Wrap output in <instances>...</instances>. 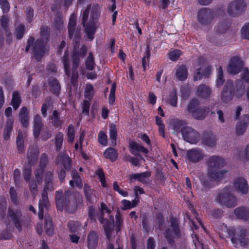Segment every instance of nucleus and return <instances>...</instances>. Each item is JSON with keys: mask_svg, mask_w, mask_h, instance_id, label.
Instances as JSON below:
<instances>
[{"mask_svg": "<svg viewBox=\"0 0 249 249\" xmlns=\"http://www.w3.org/2000/svg\"><path fill=\"white\" fill-rule=\"evenodd\" d=\"M84 195L89 204H93L97 202L95 191L92 190L91 187L87 184L84 185Z\"/></svg>", "mask_w": 249, "mask_h": 249, "instance_id": "aec40b11", "label": "nucleus"}, {"mask_svg": "<svg viewBox=\"0 0 249 249\" xmlns=\"http://www.w3.org/2000/svg\"><path fill=\"white\" fill-rule=\"evenodd\" d=\"M63 141V135L61 132H58L55 136V144L56 150L59 151L62 146V142Z\"/></svg>", "mask_w": 249, "mask_h": 249, "instance_id": "a18cd8bd", "label": "nucleus"}, {"mask_svg": "<svg viewBox=\"0 0 249 249\" xmlns=\"http://www.w3.org/2000/svg\"><path fill=\"white\" fill-rule=\"evenodd\" d=\"M76 24V17L74 15H72L69 19L68 29L69 38L71 39L74 37L73 41V51L72 55V71H76L80 60L78 48L80 44L81 33L80 29L75 28Z\"/></svg>", "mask_w": 249, "mask_h": 249, "instance_id": "7ed1b4c3", "label": "nucleus"}, {"mask_svg": "<svg viewBox=\"0 0 249 249\" xmlns=\"http://www.w3.org/2000/svg\"><path fill=\"white\" fill-rule=\"evenodd\" d=\"M55 203L57 209L60 211L64 209L70 213H74L82 204V198L80 194L77 192L70 190L56 192Z\"/></svg>", "mask_w": 249, "mask_h": 249, "instance_id": "f257e3e1", "label": "nucleus"}, {"mask_svg": "<svg viewBox=\"0 0 249 249\" xmlns=\"http://www.w3.org/2000/svg\"><path fill=\"white\" fill-rule=\"evenodd\" d=\"M25 31V28L24 25L21 24L18 26L16 30V37L18 39H20L23 37Z\"/></svg>", "mask_w": 249, "mask_h": 249, "instance_id": "5fc2aeb1", "label": "nucleus"}, {"mask_svg": "<svg viewBox=\"0 0 249 249\" xmlns=\"http://www.w3.org/2000/svg\"><path fill=\"white\" fill-rule=\"evenodd\" d=\"M52 134L49 129H43L41 133V138L43 141H47L51 138Z\"/></svg>", "mask_w": 249, "mask_h": 249, "instance_id": "e2e57ef3", "label": "nucleus"}, {"mask_svg": "<svg viewBox=\"0 0 249 249\" xmlns=\"http://www.w3.org/2000/svg\"><path fill=\"white\" fill-rule=\"evenodd\" d=\"M201 141L203 144L208 147H213L216 144V137L211 131L204 132L202 135Z\"/></svg>", "mask_w": 249, "mask_h": 249, "instance_id": "f3484780", "label": "nucleus"}, {"mask_svg": "<svg viewBox=\"0 0 249 249\" xmlns=\"http://www.w3.org/2000/svg\"><path fill=\"white\" fill-rule=\"evenodd\" d=\"M32 165H28L25 167L23 171V175L24 179L26 181H29L30 177L32 175Z\"/></svg>", "mask_w": 249, "mask_h": 249, "instance_id": "8fccbe9b", "label": "nucleus"}, {"mask_svg": "<svg viewBox=\"0 0 249 249\" xmlns=\"http://www.w3.org/2000/svg\"><path fill=\"white\" fill-rule=\"evenodd\" d=\"M14 119L9 118L6 122V124L3 130V138L5 140H8L10 138V134L13 129Z\"/></svg>", "mask_w": 249, "mask_h": 249, "instance_id": "7c9ffc66", "label": "nucleus"}, {"mask_svg": "<svg viewBox=\"0 0 249 249\" xmlns=\"http://www.w3.org/2000/svg\"><path fill=\"white\" fill-rule=\"evenodd\" d=\"M28 182L31 193L34 196H36L37 192V186L36 184V182H37V181L36 180H32L31 181L29 180Z\"/></svg>", "mask_w": 249, "mask_h": 249, "instance_id": "13d9d810", "label": "nucleus"}, {"mask_svg": "<svg viewBox=\"0 0 249 249\" xmlns=\"http://www.w3.org/2000/svg\"><path fill=\"white\" fill-rule=\"evenodd\" d=\"M228 234L233 246L236 248L244 247L248 244L249 239L246 237L247 231L244 228L230 229L228 230Z\"/></svg>", "mask_w": 249, "mask_h": 249, "instance_id": "423d86ee", "label": "nucleus"}, {"mask_svg": "<svg viewBox=\"0 0 249 249\" xmlns=\"http://www.w3.org/2000/svg\"><path fill=\"white\" fill-rule=\"evenodd\" d=\"M151 176V173L149 171L144 172L142 173H137L132 174L129 176L130 179L131 181L132 179H137L142 183H146V179Z\"/></svg>", "mask_w": 249, "mask_h": 249, "instance_id": "c85d7f7f", "label": "nucleus"}, {"mask_svg": "<svg viewBox=\"0 0 249 249\" xmlns=\"http://www.w3.org/2000/svg\"><path fill=\"white\" fill-rule=\"evenodd\" d=\"M216 203L227 208H233L237 204L236 197L232 193L231 188L226 186L219 191L214 198Z\"/></svg>", "mask_w": 249, "mask_h": 249, "instance_id": "39448f33", "label": "nucleus"}, {"mask_svg": "<svg viewBox=\"0 0 249 249\" xmlns=\"http://www.w3.org/2000/svg\"><path fill=\"white\" fill-rule=\"evenodd\" d=\"M245 92V87L243 81L238 79L233 82L231 80H228L221 91V100L227 103L232 100L234 96L237 98L241 97Z\"/></svg>", "mask_w": 249, "mask_h": 249, "instance_id": "20e7f679", "label": "nucleus"}, {"mask_svg": "<svg viewBox=\"0 0 249 249\" xmlns=\"http://www.w3.org/2000/svg\"><path fill=\"white\" fill-rule=\"evenodd\" d=\"M45 45L44 41L42 39H37L32 47L33 54L35 58L40 61L45 53Z\"/></svg>", "mask_w": 249, "mask_h": 249, "instance_id": "f8f14e48", "label": "nucleus"}, {"mask_svg": "<svg viewBox=\"0 0 249 249\" xmlns=\"http://www.w3.org/2000/svg\"><path fill=\"white\" fill-rule=\"evenodd\" d=\"M207 164L208 170H211L220 169L225 165L226 163L222 158L217 156H213L208 159Z\"/></svg>", "mask_w": 249, "mask_h": 249, "instance_id": "ddd939ff", "label": "nucleus"}, {"mask_svg": "<svg viewBox=\"0 0 249 249\" xmlns=\"http://www.w3.org/2000/svg\"><path fill=\"white\" fill-rule=\"evenodd\" d=\"M241 33L243 38L249 39V23H246L243 26Z\"/></svg>", "mask_w": 249, "mask_h": 249, "instance_id": "bf43d9fd", "label": "nucleus"}, {"mask_svg": "<svg viewBox=\"0 0 249 249\" xmlns=\"http://www.w3.org/2000/svg\"><path fill=\"white\" fill-rule=\"evenodd\" d=\"M67 135L69 141L72 142L74 138V129L73 125L70 124L68 128Z\"/></svg>", "mask_w": 249, "mask_h": 249, "instance_id": "680f3d73", "label": "nucleus"}, {"mask_svg": "<svg viewBox=\"0 0 249 249\" xmlns=\"http://www.w3.org/2000/svg\"><path fill=\"white\" fill-rule=\"evenodd\" d=\"M247 6L244 0H233L229 3L227 12L231 17H238L244 14Z\"/></svg>", "mask_w": 249, "mask_h": 249, "instance_id": "0eeeda50", "label": "nucleus"}, {"mask_svg": "<svg viewBox=\"0 0 249 249\" xmlns=\"http://www.w3.org/2000/svg\"><path fill=\"white\" fill-rule=\"evenodd\" d=\"M42 124L40 116L37 114L34 118V135L36 138L38 137Z\"/></svg>", "mask_w": 249, "mask_h": 249, "instance_id": "c756f323", "label": "nucleus"}, {"mask_svg": "<svg viewBox=\"0 0 249 249\" xmlns=\"http://www.w3.org/2000/svg\"><path fill=\"white\" fill-rule=\"evenodd\" d=\"M8 216L10 217L11 221L13 223L15 227L20 231L22 229V214L20 211L18 210L14 211L10 208L8 212Z\"/></svg>", "mask_w": 249, "mask_h": 249, "instance_id": "dca6fc26", "label": "nucleus"}, {"mask_svg": "<svg viewBox=\"0 0 249 249\" xmlns=\"http://www.w3.org/2000/svg\"><path fill=\"white\" fill-rule=\"evenodd\" d=\"M53 26L56 30H60L63 28V21L62 17L58 14L55 15L54 18Z\"/></svg>", "mask_w": 249, "mask_h": 249, "instance_id": "c03bdc74", "label": "nucleus"}, {"mask_svg": "<svg viewBox=\"0 0 249 249\" xmlns=\"http://www.w3.org/2000/svg\"><path fill=\"white\" fill-rule=\"evenodd\" d=\"M164 236L167 239L169 245L172 246L174 245L175 242L171 234V231L169 229H167L165 230V232H164Z\"/></svg>", "mask_w": 249, "mask_h": 249, "instance_id": "6e6d98bb", "label": "nucleus"}, {"mask_svg": "<svg viewBox=\"0 0 249 249\" xmlns=\"http://www.w3.org/2000/svg\"><path fill=\"white\" fill-rule=\"evenodd\" d=\"M204 157L203 151L198 148H194L188 150L186 152V158L189 161L193 163H197L201 160Z\"/></svg>", "mask_w": 249, "mask_h": 249, "instance_id": "4468645a", "label": "nucleus"}, {"mask_svg": "<svg viewBox=\"0 0 249 249\" xmlns=\"http://www.w3.org/2000/svg\"><path fill=\"white\" fill-rule=\"evenodd\" d=\"M241 76L242 81L244 80L246 83H249V70L248 68H244L243 69L241 74Z\"/></svg>", "mask_w": 249, "mask_h": 249, "instance_id": "338daca9", "label": "nucleus"}, {"mask_svg": "<svg viewBox=\"0 0 249 249\" xmlns=\"http://www.w3.org/2000/svg\"><path fill=\"white\" fill-rule=\"evenodd\" d=\"M225 80L223 76V70L221 66H219L218 68V75L216 81V86L219 87L221 86L224 83Z\"/></svg>", "mask_w": 249, "mask_h": 249, "instance_id": "de8ad7c7", "label": "nucleus"}, {"mask_svg": "<svg viewBox=\"0 0 249 249\" xmlns=\"http://www.w3.org/2000/svg\"><path fill=\"white\" fill-rule=\"evenodd\" d=\"M91 8V5L87 6L86 9L83 12L82 16V24L85 27V30L89 39L90 40L94 38V35L98 28L97 21L100 17V7L97 4L93 5L89 21L86 25L88 21L89 15Z\"/></svg>", "mask_w": 249, "mask_h": 249, "instance_id": "f03ea898", "label": "nucleus"}, {"mask_svg": "<svg viewBox=\"0 0 249 249\" xmlns=\"http://www.w3.org/2000/svg\"><path fill=\"white\" fill-rule=\"evenodd\" d=\"M85 66L86 68L89 71H92L94 69L95 62L93 54L91 52L89 53V56H88L85 62Z\"/></svg>", "mask_w": 249, "mask_h": 249, "instance_id": "ea45409f", "label": "nucleus"}, {"mask_svg": "<svg viewBox=\"0 0 249 249\" xmlns=\"http://www.w3.org/2000/svg\"><path fill=\"white\" fill-rule=\"evenodd\" d=\"M93 86L90 84H87L85 89V97L89 100H90L93 97Z\"/></svg>", "mask_w": 249, "mask_h": 249, "instance_id": "3c124183", "label": "nucleus"}, {"mask_svg": "<svg viewBox=\"0 0 249 249\" xmlns=\"http://www.w3.org/2000/svg\"><path fill=\"white\" fill-rule=\"evenodd\" d=\"M230 24L227 21L219 22L216 28L217 32L222 34L225 33L230 27Z\"/></svg>", "mask_w": 249, "mask_h": 249, "instance_id": "79ce46f5", "label": "nucleus"}, {"mask_svg": "<svg viewBox=\"0 0 249 249\" xmlns=\"http://www.w3.org/2000/svg\"><path fill=\"white\" fill-rule=\"evenodd\" d=\"M48 205V199L47 196V194L46 191H43L42 194V200L39 201V208L42 207H47Z\"/></svg>", "mask_w": 249, "mask_h": 249, "instance_id": "4d7b16f0", "label": "nucleus"}, {"mask_svg": "<svg viewBox=\"0 0 249 249\" xmlns=\"http://www.w3.org/2000/svg\"><path fill=\"white\" fill-rule=\"evenodd\" d=\"M184 125L183 121L177 119H172L170 122V127L173 130V133L176 135L178 134L180 132L182 133V129L184 127Z\"/></svg>", "mask_w": 249, "mask_h": 249, "instance_id": "b1692460", "label": "nucleus"}, {"mask_svg": "<svg viewBox=\"0 0 249 249\" xmlns=\"http://www.w3.org/2000/svg\"><path fill=\"white\" fill-rule=\"evenodd\" d=\"M244 62L238 56H234L231 59L228 67L229 73L235 75L238 73L243 69Z\"/></svg>", "mask_w": 249, "mask_h": 249, "instance_id": "9b49d317", "label": "nucleus"}, {"mask_svg": "<svg viewBox=\"0 0 249 249\" xmlns=\"http://www.w3.org/2000/svg\"><path fill=\"white\" fill-rule=\"evenodd\" d=\"M110 221L106 220L103 228L107 239L109 241L111 237V233L114 227V218L113 216H110Z\"/></svg>", "mask_w": 249, "mask_h": 249, "instance_id": "393cba45", "label": "nucleus"}, {"mask_svg": "<svg viewBox=\"0 0 249 249\" xmlns=\"http://www.w3.org/2000/svg\"><path fill=\"white\" fill-rule=\"evenodd\" d=\"M48 83L50 90L53 93L58 94L60 90V85L58 81L53 78H51L49 79Z\"/></svg>", "mask_w": 249, "mask_h": 249, "instance_id": "473e14b6", "label": "nucleus"}, {"mask_svg": "<svg viewBox=\"0 0 249 249\" xmlns=\"http://www.w3.org/2000/svg\"><path fill=\"white\" fill-rule=\"evenodd\" d=\"M24 142L23 140V135L21 131H18V136L16 138V143L18 147V150L19 153L24 151Z\"/></svg>", "mask_w": 249, "mask_h": 249, "instance_id": "58836bf2", "label": "nucleus"}, {"mask_svg": "<svg viewBox=\"0 0 249 249\" xmlns=\"http://www.w3.org/2000/svg\"><path fill=\"white\" fill-rule=\"evenodd\" d=\"M131 145L133 147V149L139 150V151H142L145 154H147L148 152V150L146 148L133 141H131Z\"/></svg>", "mask_w": 249, "mask_h": 249, "instance_id": "052dcab7", "label": "nucleus"}, {"mask_svg": "<svg viewBox=\"0 0 249 249\" xmlns=\"http://www.w3.org/2000/svg\"><path fill=\"white\" fill-rule=\"evenodd\" d=\"M48 162V155L45 153H42L39 158L38 168L34 171L36 180L38 184H41L42 182V174Z\"/></svg>", "mask_w": 249, "mask_h": 249, "instance_id": "9d476101", "label": "nucleus"}, {"mask_svg": "<svg viewBox=\"0 0 249 249\" xmlns=\"http://www.w3.org/2000/svg\"><path fill=\"white\" fill-rule=\"evenodd\" d=\"M212 93L211 88L204 84H202L196 87V95L201 99H209Z\"/></svg>", "mask_w": 249, "mask_h": 249, "instance_id": "2eb2a0df", "label": "nucleus"}, {"mask_svg": "<svg viewBox=\"0 0 249 249\" xmlns=\"http://www.w3.org/2000/svg\"><path fill=\"white\" fill-rule=\"evenodd\" d=\"M21 101V98L19 93L17 91H14L12 95L11 105L15 110H17L18 108Z\"/></svg>", "mask_w": 249, "mask_h": 249, "instance_id": "e433bc0d", "label": "nucleus"}, {"mask_svg": "<svg viewBox=\"0 0 249 249\" xmlns=\"http://www.w3.org/2000/svg\"><path fill=\"white\" fill-rule=\"evenodd\" d=\"M234 214L236 217L240 220L245 221L249 220V208L246 206H240L234 210Z\"/></svg>", "mask_w": 249, "mask_h": 249, "instance_id": "4be33fe9", "label": "nucleus"}, {"mask_svg": "<svg viewBox=\"0 0 249 249\" xmlns=\"http://www.w3.org/2000/svg\"><path fill=\"white\" fill-rule=\"evenodd\" d=\"M71 176L73 179L74 180L76 185L79 188H82V183L81 179L76 170H73L71 172Z\"/></svg>", "mask_w": 249, "mask_h": 249, "instance_id": "09e8293b", "label": "nucleus"}, {"mask_svg": "<svg viewBox=\"0 0 249 249\" xmlns=\"http://www.w3.org/2000/svg\"><path fill=\"white\" fill-rule=\"evenodd\" d=\"M181 53V51L178 50H176L170 52L169 54V58L172 61H176L179 58Z\"/></svg>", "mask_w": 249, "mask_h": 249, "instance_id": "774afa93", "label": "nucleus"}, {"mask_svg": "<svg viewBox=\"0 0 249 249\" xmlns=\"http://www.w3.org/2000/svg\"><path fill=\"white\" fill-rule=\"evenodd\" d=\"M104 155L106 159H109L111 161H115L118 157L117 151L111 147L107 148Z\"/></svg>", "mask_w": 249, "mask_h": 249, "instance_id": "72a5a7b5", "label": "nucleus"}, {"mask_svg": "<svg viewBox=\"0 0 249 249\" xmlns=\"http://www.w3.org/2000/svg\"><path fill=\"white\" fill-rule=\"evenodd\" d=\"M198 22L202 25H207L210 24L213 18V12L207 8H202L197 12Z\"/></svg>", "mask_w": 249, "mask_h": 249, "instance_id": "1a4fd4ad", "label": "nucleus"}, {"mask_svg": "<svg viewBox=\"0 0 249 249\" xmlns=\"http://www.w3.org/2000/svg\"><path fill=\"white\" fill-rule=\"evenodd\" d=\"M220 169L208 170L207 175L212 180L219 182L224 178L225 174L228 173V171L227 170H220Z\"/></svg>", "mask_w": 249, "mask_h": 249, "instance_id": "412c9836", "label": "nucleus"}, {"mask_svg": "<svg viewBox=\"0 0 249 249\" xmlns=\"http://www.w3.org/2000/svg\"><path fill=\"white\" fill-rule=\"evenodd\" d=\"M98 237L97 232L94 231H90L88 236V246L89 249H95L97 246Z\"/></svg>", "mask_w": 249, "mask_h": 249, "instance_id": "bb28decb", "label": "nucleus"}, {"mask_svg": "<svg viewBox=\"0 0 249 249\" xmlns=\"http://www.w3.org/2000/svg\"><path fill=\"white\" fill-rule=\"evenodd\" d=\"M45 228L46 233L49 236H51L53 234L54 228L53 225L52 219L50 217H45Z\"/></svg>", "mask_w": 249, "mask_h": 249, "instance_id": "c9c22d12", "label": "nucleus"}, {"mask_svg": "<svg viewBox=\"0 0 249 249\" xmlns=\"http://www.w3.org/2000/svg\"><path fill=\"white\" fill-rule=\"evenodd\" d=\"M200 107L198 100L196 98H193L188 104L187 110L191 115Z\"/></svg>", "mask_w": 249, "mask_h": 249, "instance_id": "f704fd0d", "label": "nucleus"}, {"mask_svg": "<svg viewBox=\"0 0 249 249\" xmlns=\"http://www.w3.org/2000/svg\"><path fill=\"white\" fill-rule=\"evenodd\" d=\"M176 75L179 81H184L187 78L188 72L184 65L180 66L176 70Z\"/></svg>", "mask_w": 249, "mask_h": 249, "instance_id": "2f4dec72", "label": "nucleus"}, {"mask_svg": "<svg viewBox=\"0 0 249 249\" xmlns=\"http://www.w3.org/2000/svg\"><path fill=\"white\" fill-rule=\"evenodd\" d=\"M18 118L22 125L27 127L29 124V112L26 107H22L19 111Z\"/></svg>", "mask_w": 249, "mask_h": 249, "instance_id": "cd10ccee", "label": "nucleus"}, {"mask_svg": "<svg viewBox=\"0 0 249 249\" xmlns=\"http://www.w3.org/2000/svg\"><path fill=\"white\" fill-rule=\"evenodd\" d=\"M243 122H238L236 125V134L238 136L242 135L245 133L249 123V118L247 115H243Z\"/></svg>", "mask_w": 249, "mask_h": 249, "instance_id": "5701e85b", "label": "nucleus"}, {"mask_svg": "<svg viewBox=\"0 0 249 249\" xmlns=\"http://www.w3.org/2000/svg\"><path fill=\"white\" fill-rule=\"evenodd\" d=\"M109 127V137L111 140V145L112 146H115L117 137V129L115 125L113 124H111Z\"/></svg>", "mask_w": 249, "mask_h": 249, "instance_id": "4c0bfd02", "label": "nucleus"}, {"mask_svg": "<svg viewBox=\"0 0 249 249\" xmlns=\"http://www.w3.org/2000/svg\"><path fill=\"white\" fill-rule=\"evenodd\" d=\"M233 186L236 191L242 194H247L249 191V186L247 180L242 177L235 178L233 182Z\"/></svg>", "mask_w": 249, "mask_h": 249, "instance_id": "a211bd4d", "label": "nucleus"}, {"mask_svg": "<svg viewBox=\"0 0 249 249\" xmlns=\"http://www.w3.org/2000/svg\"><path fill=\"white\" fill-rule=\"evenodd\" d=\"M115 229L117 232H118L121 230V226L123 224V221L121 218V214L119 212H117V214L115 215Z\"/></svg>", "mask_w": 249, "mask_h": 249, "instance_id": "603ef678", "label": "nucleus"}, {"mask_svg": "<svg viewBox=\"0 0 249 249\" xmlns=\"http://www.w3.org/2000/svg\"><path fill=\"white\" fill-rule=\"evenodd\" d=\"M39 154V148L37 146H31L27 151V159L28 163L30 165L36 164Z\"/></svg>", "mask_w": 249, "mask_h": 249, "instance_id": "6ab92c4d", "label": "nucleus"}, {"mask_svg": "<svg viewBox=\"0 0 249 249\" xmlns=\"http://www.w3.org/2000/svg\"><path fill=\"white\" fill-rule=\"evenodd\" d=\"M116 88V84L115 83H113L112 85L111 88L110 89L109 96V104L113 105L115 102V93Z\"/></svg>", "mask_w": 249, "mask_h": 249, "instance_id": "864d4df0", "label": "nucleus"}, {"mask_svg": "<svg viewBox=\"0 0 249 249\" xmlns=\"http://www.w3.org/2000/svg\"><path fill=\"white\" fill-rule=\"evenodd\" d=\"M209 112V108L206 107H199L196 111L191 114V116L195 119L198 120H203Z\"/></svg>", "mask_w": 249, "mask_h": 249, "instance_id": "a878e982", "label": "nucleus"}, {"mask_svg": "<svg viewBox=\"0 0 249 249\" xmlns=\"http://www.w3.org/2000/svg\"><path fill=\"white\" fill-rule=\"evenodd\" d=\"M63 62L64 66L65 71L68 76H70V73L69 71L70 65H69V57L67 52L66 51L63 57Z\"/></svg>", "mask_w": 249, "mask_h": 249, "instance_id": "49530a36", "label": "nucleus"}, {"mask_svg": "<svg viewBox=\"0 0 249 249\" xmlns=\"http://www.w3.org/2000/svg\"><path fill=\"white\" fill-rule=\"evenodd\" d=\"M181 134L184 141L191 144H196L200 140L198 132L190 126L184 127Z\"/></svg>", "mask_w": 249, "mask_h": 249, "instance_id": "6e6552de", "label": "nucleus"}, {"mask_svg": "<svg viewBox=\"0 0 249 249\" xmlns=\"http://www.w3.org/2000/svg\"><path fill=\"white\" fill-rule=\"evenodd\" d=\"M171 227L172 228L176 236L178 238H180L181 237V235L176 218L174 217H172L171 218Z\"/></svg>", "mask_w": 249, "mask_h": 249, "instance_id": "a19ab883", "label": "nucleus"}, {"mask_svg": "<svg viewBox=\"0 0 249 249\" xmlns=\"http://www.w3.org/2000/svg\"><path fill=\"white\" fill-rule=\"evenodd\" d=\"M98 141L103 145L107 144V136L103 131H100L98 134Z\"/></svg>", "mask_w": 249, "mask_h": 249, "instance_id": "0e129e2a", "label": "nucleus"}, {"mask_svg": "<svg viewBox=\"0 0 249 249\" xmlns=\"http://www.w3.org/2000/svg\"><path fill=\"white\" fill-rule=\"evenodd\" d=\"M53 125L56 127L60 126L61 124V121L60 120L59 113L57 110H54L53 112V116L51 118Z\"/></svg>", "mask_w": 249, "mask_h": 249, "instance_id": "37998d69", "label": "nucleus"}, {"mask_svg": "<svg viewBox=\"0 0 249 249\" xmlns=\"http://www.w3.org/2000/svg\"><path fill=\"white\" fill-rule=\"evenodd\" d=\"M9 193L11 201L13 203L17 204L18 202L17 194L13 187L10 188Z\"/></svg>", "mask_w": 249, "mask_h": 249, "instance_id": "69168bd1", "label": "nucleus"}]
</instances>
